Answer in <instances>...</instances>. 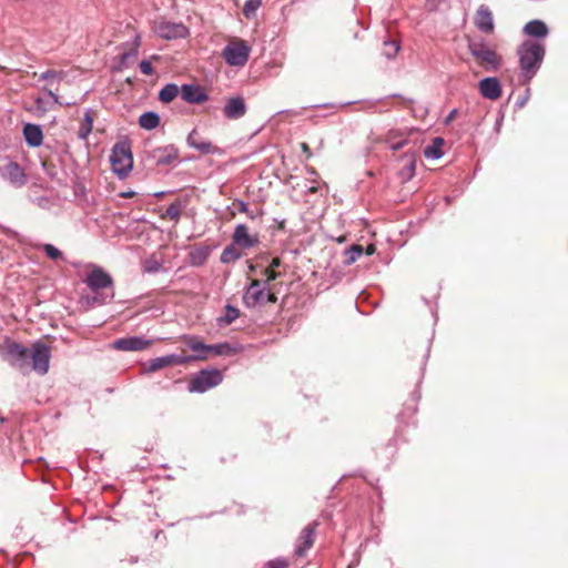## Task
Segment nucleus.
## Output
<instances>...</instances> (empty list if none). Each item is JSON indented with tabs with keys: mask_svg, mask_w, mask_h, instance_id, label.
I'll return each instance as SVG.
<instances>
[{
	"mask_svg": "<svg viewBox=\"0 0 568 568\" xmlns=\"http://www.w3.org/2000/svg\"><path fill=\"white\" fill-rule=\"evenodd\" d=\"M265 296L266 286L260 280H252L243 295V303L246 307L254 308L265 303Z\"/></svg>",
	"mask_w": 568,
	"mask_h": 568,
	"instance_id": "9",
	"label": "nucleus"
},
{
	"mask_svg": "<svg viewBox=\"0 0 568 568\" xmlns=\"http://www.w3.org/2000/svg\"><path fill=\"white\" fill-rule=\"evenodd\" d=\"M112 170L120 178H124L132 170L133 158L130 145L125 142L116 143L110 156Z\"/></svg>",
	"mask_w": 568,
	"mask_h": 568,
	"instance_id": "3",
	"label": "nucleus"
},
{
	"mask_svg": "<svg viewBox=\"0 0 568 568\" xmlns=\"http://www.w3.org/2000/svg\"><path fill=\"white\" fill-rule=\"evenodd\" d=\"M181 205L179 203H172L168 206L163 216L176 222L181 216Z\"/></svg>",
	"mask_w": 568,
	"mask_h": 568,
	"instance_id": "36",
	"label": "nucleus"
},
{
	"mask_svg": "<svg viewBox=\"0 0 568 568\" xmlns=\"http://www.w3.org/2000/svg\"><path fill=\"white\" fill-rule=\"evenodd\" d=\"M241 257H242V253L232 243V245H229L223 250V252L221 254V262L224 264H227L231 262H235Z\"/></svg>",
	"mask_w": 568,
	"mask_h": 568,
	"instance_id": "28",
	"label": "nucleus"
},
{
	"mask_svg": "<svg viewBox=\"0 0 568 568\" xmlns=\"http://www.w3.org/2000/svg\"><path fill=\"white\" fill-rule=\"evenodd\" d=\"M301 149H302V151L306 154V158H307V159H310V158L312 156V152H311L310 146H308V144H307V143L302 142V143H301Z\"/></svg>",
	"mask_w": 568,
	"mask_h": 568,
	"instance_id": "47",
	"label": "nucleus"
},
{
	"mask_svg": "<svg viewBox=\"0 0 568 568\" xmlns=\"http://www.w3.org/2000/svg\"><path fill=\"white\" fill-rule=\"evenodd\" d=\"M261 7V3L256 0H246L243 7V14L246 18H253L257 11V9Z\"/></svg>",
	"mask_w": 568,
	"mask_h": 568,
	"instance_id": "35",
	"label": "nucleus"
},
{
	"mask_svg": "<svg viewBox=\"0 0 568 568\" xmlns=\"http://www.w3.org/2000/svg\"><path fill=\"white\" fill-rule=\"evenodd\" d=\"M181 98L192 104H199L209 99L204 89L196 84H183L181 87Z\"/></svg>",
	"mask_w": 568,
	"mask_h": 568,
	"instance_id": "17",
	"label": "nucleus"
},
{
	"mask_svg": "<svg viewBox=\"0 0 568 568\" xmlns=\"http://www.w3.org/2000/svg\"><path fill=\"white\" fill-rule=\"evenodd\" d=\"M444 145V140L442 138H435L430 145L426 146L424 150V155L427 159H439L443 155L442 146Z\"/></svg>",
	"mask_w": 568,
	"mask_h": 568,
	"instance_id": "26",
	"label": "nucleus"
},
{
	"mask_svg": "<svg viewBox=\"0 0 568 568\" xmlns=\"http://www.w3.org/2000/svg\"><path fill=\"white\" fill-rule=\"evenodd\" d=\"M224 115L229 119H240L246 112V106L242 98L230 99L224 106Z\"/></svg>",
	"mask_w": 568,
	"mask_h": 568,
	"instance_id": "20",
	"label": "nucleus"
},
{
	"mask_svg": "<svg viewBox=\"0 0 568 568\" xmlns=\"http://www.w3.org/2000/svg\"><path fill=\"white\" fill-rule=\"evenodd\" d=\"M171 366L170 365V355L161 356L153 358L149 362V365L146 367L148 372H156L161 368Z\"/></svg>",
	"mask_w": 568,
	"mask_h": 568,
	"instance_id": "31",
	"label": "nucleus"
},
{
	"mask_svg": "<svg viewBox=\"0 0 568 568\" xmlns=\"http://www.w3.org/2000/svg\"><path fill=\"white\" fill-rule=\"evenodd\" d=\"M363 252H364L363 246L358 245V244H354V245L349 246L348 248H346L345 250V255H346L345 264L351 265V264L355 263L362 256Z\"/></svg>",
	"mask_w": 568,
	"mask_h": 568,
	"instance_id": "29",
	"label": "nucleus"
},
{
	"mask_svg": "<svg viewBox=\"0 0 568 568\" xmlns=\"http://www.w3.org/2000/svg\"><path fill=\"white\" fill-rule=\"evenodd\" d=\"M307 171L310 172V174H315V170L313 168H307Z\"/></svg>",
	"mask_w": 568,
	"mask_h": 568,
	"instance_id": "55",
	"label": "nucleus"
},
{
	"mask_svg": "<svg viewBox=\"0 0 568 568\" xmlns=\"http://www.w3.org/2000/svg\"><path fill=\"white\" fill-rule=\"evenodd\" d=\"M152 342L140 336H130L118 338L112 343V347L123 352H138L150 347Z\"/></svg>",
	"mask_w": 568,
	"mask_h": 568,
	"instance_id": "14",
	"label": "nucleus"
},
{
	"mask_svg": "<svg viewBox=\"0 0 568 568\" xmlns=\"http://www.w3.org/2000/svg\"><path fill=\"white\" fill-rule=\"evenodd\" d=\"M475 26L477 29L484 33H491L494 31V18L489 8L485 4H481L475 14Z\"/></svg>",
	"mask_w": 568,
	"mask_h": 568,
	"instance_id": "16",
	"label": "nucleus"
},
{
	"mask_svg": "<svg viewBox=\"0 0 568 568\" xmlns=\"http://www.w3.org/2000/svg\"><path fill=\"white\" fill-rule=\"evenodd\" d=\"M196 359H205L204 355H176L171 354L170 355V365H184L189 362L196 361Z\"/></svg>",
	"mask_w": 568,
	"mask_h": 568,
	"instance_id": "30",
	"label": "nucleus"
},
{
	"mask_svg": "<svg viewBox=\"0 0 568 568\" xmlns=\"http://www.w3.org/2000/svg\"><path fill=\"white\" fill-rule=\"evenodd\" d=\"M261 7V3L256 0H246L243 7V14L246 18H253L257 11V9Z\"/></svg>",
	"mask_w": 568,
	"mask_h": 568,
	"instance_id": "34",
	"label": "nucleus"
},
{
	"mask_svg": "<svg viewBox=\"0 0 568 568\" xmlns=\"http://www.w3.org/2000/svg\"><path fill=\"white\" fill-rule=\"evenodd\" d=\"M64 77L63 71L48 70L40 74V80H61Z\"/></svg>",
	"mask_w": 568,
	"mask_h": 568,
	"instance_id": "39",
	"label": "nucleus"
},
{
	"mask_svg": "<svg viewBox=\"0 0 568 568\" xmlns=\"http://www.w3.org/2000/svg\"><path fill=\"white\" fill-rule=\"evenodd\" d=\"M316 190H317V189H316V186H312V187H310V191H311V192H316Z\"/></svg>",
	"mask_w": 568,
	"mask_h": 568,
	"instance_id": "57",
	"label": "nucleus"
},
{
	"mask_svg": "<svg viewBox=\"0 0 568 568\" xmlns=\"http://www.w3.org/2000/svg\"><path fill=\"white\" fill-rule=\"evenodd\" d=\"M233 205L237 209L239 212L247 214L251 219L255 217L253 212H251L248 210L247 203H245L243 201H240V200H236V201L233 202Z\"/></svg>",
	"mask_w": 568,
	"mask_h": 568,
	"instance_id": "43",
	"label": "nucleus"
},
{
	"mask_svg": "<svg viewBox=\"0 0 568 568\" xmlns=\"http://www.w3.org/2000/svg\"><path fill=\"white\" fill-rule=\"evenodd\" d=\"M128 57H129V53H123V54H122V60L128 59Z\"/></svg>",
	"mask_w": 568,
	"mask_h": 568,
	"instance_id": "56",
	"label": "nucleus"
},
{
	"mask_svg": "<svg viewBox=\"0 0 568 568\" xmlns=\"http://www.w3.org/2000/svg\"><path fill=\"white\" fill-rule=\"evenodd\" d=\"M250 51V47L245 41L235 40L223 49L222 55L229 65L242 67L247 62Z\"/></svg>",
	"mask_w": 568,
	"mask_h": 568,
	"instance_id": "7",
	"label": "nucleus"
},
{
	"mask_svg": "<svg viewBox=\"0 0 568 568\" xmlns=\"http://www.w3.org/2000/svg\"><path fill=\"white\" fill-rule=\"evenodd\" d=\"M264 275L266 277L265 280V283L264 285L265 286H268V284L272 282V281H275L276 278H278L281 276V273L277 272L276 270H273L272 267H266L264 270Z\"/></svg>",
	"mask_w": 568,
	"mask_h": 568,
	"instance_id": "42",
	"label": "nucleus"
},
{
	"mask_svg": "<svg viewBox=\"0 0 568 568\" xmlns=\"http://www.w3.org/2000/svg\"><path fill=\"white\" fill-rule=\"evenodd\" d=\"M240 316V311L231 305L225 307V313L223 316L217 318L220 326H226L232 324Z\"/></svg>",
	"mask_w": 568,
	"mask_h": 568,
	"instance_id": "27",
	"label": "nucleus"
},
{
	"mask_svg": "<svg viewBox=\"0 0 568 568\" xmlns=\"http://www.w3.org/2000/svg\"><path fill=\"white\" fill-rule=\"evenodd\" d=\"M524 32L531 37L544 38L548 34V28L545 22L540 20H532L526 23Z\"/></svg>",
	"mask_w": 568,
	"mask_h": 568,
	"instance_id": "22",
	"label": "nucleus"
},
{
	"mask_svg": "<svg viewBox=\"0 0 568 568\" xmlns=\"http://www.w3.org/2000/svg\"><path fill=\"white\" fill-rule=\"evenodd\" d=\"M23 136L29 146L37 148L43 142V132L40 125L27 123L23 126Z\"/></svg>",
	"mask_w": 568,
	"mask_h": 568,
	"instance_id": "19",
	"label": "nucleus"
},
{
	"mask_svg": "<svg viewBox=\"0 0 568 568\" xmlns=\"http://www.w3.org/2000/svg\"><path fill=\"white\" fill-rule=\"evenodd\" d=\"M281 264H282L281 258L280 257H274V258H272L268 267H272L273 270H275L276 267L281 266Z\"/></svg>",
	"mask_w": 568,
	"mask_h": 568,
	"instance_id": "48",
	"label": "nucleus"
},
{
	"mask_svg": "<svg viewBox=\"0 0 568 568\" xmlns=\"http://www.w3.org/2000/svg\"><path fill=\"white\" fill-rule=\"evenodd\" d=\"M133 195H134V192H132V191L131 192H124V193L121 194V196L124 197V199L132 197Z\"/></svg>",
	"mask_w": 568,
	"mask_h": 568,
	"instance_id": "54",
	"label": "nucleus"
},
{
	"mask_svg": "<svg viewBox=\"0 0 568 568\" xmlns=\"http://www.w3.org/2000/svg\"><path fill=\"white\" fill-rule=\"evenodd\" d=\"M179 94H181V88H179L175 83H168L161 89L159 93V100L163 103H170Z\"/></svg>",
	"mask_w": 568,
	"mask_h": 568,
	"instance_id": "24",
	"label": "nucleus"
},
{
	"mask_svg": "<svg viewBox=\"0 0 568 568\" xmlns=\"http://www.w3.org/2000/svg\"><path fill=\"white\" fill-rule=\"evenodd\" d=\"M139 68H140V71H141L143 74H145V75H152V74L154 73V69H153V67H152L151 62H150V61H148V60H142V61L140 62Z\"/></svg>",
	"mask_w": 568,
	"mask_h": 568,
	"instance_id": "44",
	"label": "nucleus"
},
{
	"mask_svg": "<svg viewBox=\"0 0 568 568\" xmlns=\"http://www.w3.org/2000/svg\"><path fill=\"white\" fill-rule=\"evenodd\" d=\"M152 30L164 40L184 39L189 36V29L181 22L159 19L153 22Z\"/></svg>",
	"mask_w": 568,
	"mask_h": 568,
	"instance_id": "6",
	"label": "nucleus"
},
{
	"mask_svg": "<svg viewBox=\"0 0 568 568\" xmlns=\"http://www.w3.org/2000/svg\"><path fill=\"white\" fill-rule=\"evenodd\" d=\"M49 97L54 101V102H59V98L57 95V93H54L53 91L51 90H47Z\"/></svg>",
	"mask_w": 568,
	"mask_h": 568,
	"instance_id": "51",
	"label": "nucleus"
},
{
	"mask_svg": "<svg viewBox=\"0 0 568 568\" xmlns=\"http://www.w3.org/2000/svg\"><path fill=\"white\" fill-rule=\"evenodd\" d=\"M457 114V110H453L450 111V113L448 114V116L446 118V123L450 122L453 119H455Z\"/></svg>",
	"mask_w": 568,
	"mask_h": 568,
	"instance_id": "49",
	"label": "nucleus"
},
{
	"mask_svg": "<svg viewBox=\"0 0 568 568\" xmlns=\"http://www.w3.org/2000/svg\"><path fill=\"white\" fill-rule=\"evenodd\" d=\"M414 171H415V161L409 160L408 165H407V176L412 178V175L414 174Z\"/></svg>",
	"mask_w": 568,
	"mask_h": 568,
	"instance_id": "46",
	"label": "nucleus"
},
{
	"mask_svg": "<svg viewBox=\"0 0 568 568\" xmlns=\"http://www.w3.org/2000/svg\"><path fill=\"white\" fill-rule=\"evenodd\" d=\"M30 371H34L39 375H45L49 371L51 358V349L42 342H36L29 349Z\"/></svg>",
	"mask_w": 568,
	"mask_h": 568,
	"instance_id": "5",
	"label": "nucleus"
},
{
	"mask_svg": "<svg viewBox=\"0 0 568 568\" xmlns=\"http://www.w3.org/2000/svg\"><path fill=\"white\" fill-rule=\"evenodd\" d=\"M404 144H405V141H400V142H397V143L392 144V146H390V148H392L393 150H398V149L403 148V146H404Z\"/></svg>",
	"mask_w": 568,
	"mask_h": 568,
	"instance_id": "52",
	"label": "nucleus"
},
{
	"mask_svg": "<svg viewBox=\"0 0 568 568\" xmlns=\"http://www.w3.org/2000/svg\"><path fill=\"white\" fill-rule=\"evenodd\" d=\"M384 47H385L384 54L388 59L394 58L399 50V44L396 41H386L384 43Z\"/></svg>",
	"mask_w": 568,
	"mask_h": 568,
	"instance_id": "38",
	"label": "nucleus"
},
{
	"mask_svg": "<svg viewBox=\"0 0 568 568\" xmlns=\"http://www.w3.org/2000/svg\"><path fill=\"white\" fill-rule=\"evenodd\" d=\"M366 254L367 255H372L375 253V245L374 244H369L367 247H366Z\"/></svg>",
	"mask_w": 568,
	"mask_h": 568,
	"instance_id": "50",
	"label": "nucleus"
},
{
	"mask_svg": "<svg viewBox=\"0 0 568 568\" xmlns=\"http://www.w3.org/2000/svg\"><path fill=\"white\" fill-rule=\"evenodd\" d=\"M263 568H288V562L284 558H276L265 562Z\"/></svg>",
	"mask_w": 568,
	"mask_h": 568,
	"instance_id": "41",
	"label": "nucleus"
},
{
	"mask_svg": "<svg viewBox=\"0 0 568 568\" xmlns=\"http://www.w3.org/2000/svg\"><path fill=\"white\" fill-rule=\"evenodd\" d=\"M478 89L480 94L488 100H497L501 95V85L497 78H485L479 81Z\"/></svg>",
	"mask_w": 568,
	"mask_h": 568,
	"instance_id": "18",
	"label": "nucleus"
},
{
	"mask_svg": "<svg viewBox=\"0 0 568 568\" xmlns=\"http://www.w3.org/2000/svg\"><path fill=\"white\" fill-rule=\"evenodd\" d=\"M187 345L193 352L197 353L196 355H204L206 357V353H209L210 348L209 345L196 341L195 338H189Z\"/></svg>",
	"mask_w": 568,
	"mask_h": 568,
	"instance_id": "33",
	"label": "nucleus"
},
{
	"mask_svg": "<svg viewBox=\"0 0 568 568\" xmlns=\"http://www.w3.org/2000/svg\"><path fill=\"white\" fill-rule=\"evenodd\" d=\"M186 143L190 148L199 151L201 154L221 153V149L213 145L211 141L202 136L196 129L189 133Z\"/></svg>",
	"mask_w": 568,
	"mask_h": 568,
	"instance_id": "13",
	"label": "nucleus"
},
{
	"mask_svg": "<svg viewBox=\"0 0 568 568\" xmlns=\"http://www.w3.org/2000/svg\"><path fill=\"white\" fill-rule=\"evenodd\" d=\"M42 248L49 258H51V260L62 258V252L59 248H57L54 245L43 244Z\"/></svg>",
	"mask_w": 568,
	"mask_h": 568,
	"instance_id": "37",
	"label": "nucleus"
},
{
	"mask_svg": "<svg viewBox=\"0 0 568 568\" xmlns=\"http://www.w3.org/2000/svg\"><path fill=\"white\" fill-rule=\"evenodd\" d=\"M212 253L210 245L194 246L189 253V262L192 266L203 265Z\"/></svg>",
	"mask_w": 568,
	"mask_h": 568,
	"instance_id": "21",
	"label": "nucleus"
},
{
	"mask_svg": "<svg viewBox=\"0 0 568 568\" xmlns=\"http://www.w3.org/2000/svg\"><path fill=\"white\" fill-rule=\"evenodd\" d=\"M84 283L94 292L111 287L113 284L112 277L104 272L100 266L92 265L91 271L87 275Z\"/></svg>",
	"mask_w": 568,
	"mask_h": 568,
	"instance_id": "10",
	"label": "nucleus"
},
{
	"mask_svg": "<svg viewBox=\"0 0 568 568\" xmlns=\"http://www.w3.org/2000/svg\"><path fill=\"white\" fill-rule=\"evenodd\" d=\"M223 377L220 371H201L191 382L189 389L195 393H204L210 388L217 386Z\"/></svg>",
	"mask_w": 568,
	"mask_h": 568,
	"instance_id": "8",
	"label": "nucleus"
},
{
	"mask_svg": "<svg viewBox=\"0 0 568 568\" xmlns=\"http://www.w3.org/2000/svg\"><path fill=\"white\" fill-rule=\"evenodd\" d=\"M468 49L471 55L486 70L494 71L499 68L501 58L484 42H470Z\"/></svg>",
	"mask_w": 568,
	"mask_h": 568,
	"instance_id": "4",
	"label": "nucleus"
},
{
	"mask_svg": "<svg viewBox=\"0 0 568 568\" xmlns=\"http://www.w3.org/2000/svg\"><path fill=\"white\" fill-rule=\"evenodd\" d=\"M276 301H277L276 295L274 293L270 292V290L266 287L265 302L275 303Z\"/></svg>",
	"mask_w": 568,
	"mask_h": 568,
	"instance_id": "45",
	"label": "nucleus"
},
{
	"mask_svg": "<svg viewBox=\"0 0 568 568\" xmlns=\"http://www.w3.org/2000/svg\"><path fill=\"white\" fill-rule=\"evenodd\" d=\"M93 112L91 110H87L83 116V120L78 130V136L81 140H87L93 129Z\"/></svg>",
	"mask_w": 568,
	"mask_h": 568,
	"instance_id": "23",
	"label": "nucleus"
},
{
	"mask_svg": "<svg viewBox=\"0 0 568 568\" xmlns=\"http://www.w3.org/2000/svg\"><path fill=\"white\" fill-rule=\"evenodd\" d=\"M317 523L313 521L310 525H307L303 530L301 531L296 544H295V555L297 557H303L306 555V552L313 547L315 541V531H316Z\"/></svg>",
	"mask_w": 568,
	"mask_h": 568,
	"instance_id": "11",
	"label": "nucleus"
},
{
	"mask_svg": "<svg viewBox=\"0 0 568 568\" xmlns=\"http://www.w3.org/2000/svg\"><path fill=\"white\" fill-rule=\"evenodd\" d=\"M519 64L521 75L525 80L529 81L539 70L545 55V48L542 44L534 41H525L518 48Z\"/></svg>",
	"mask_w": 568,
	"mask_h": 568,
	"instance_id": "1",
	"label": "nucleus"
},
{
	"mask_svg": "<svg viewBox=\"0 0 568 568\" xmlns=\"http://www.w3.org/2000/svg\"><path fill=\"white\" fill-rule=\"evenodd\" d=\"M0 175L14 187H22L27 183V174L17 162H9L2 166Z\"/></svg>",
	"mask_w": 568,
	"mask_h": 568,
	"instance_id": "12",
	"label": "nucleus"
},
{
	"mask_svg": "<svg viewBox=\"0 0 568 568\" xmlns=\"http://www.w3.org/2000/svg\"><path fill=\"white\" fill-rule=\"evenodd\" d=\"M233 244L241 248L247 250L256 246L260 242L257 234H251L244 224L235 226L232 235Z\"/></svg>",
	"mask_w": 568,
	"mask_h": 568,
	"instance_id": "15",
	"label": "nucleus"
},
{
	"mask_svg": "<svg viewBox=\"0 0 568 568\" xmlns=\"http://www.w3.org/2000/svg\"><path fill=\"white\" fill-rule=\"evenodd\" d=\"M29 349L14 341L7 339L1 345L0 353L3 359L11 366L19 369L22 374H28L30 372Z\"/></svg>",
	"mask_w": 568,
	"mask_h": 568,
	"instance_id": "2",
	"label": "nucleus"
},
{
	"mask_svg": "<svg viewBox=\"0 0 568 568\" xmlns=\"http://www.w3.org/2000/svg\"><path fill=\"white\" fill-rule=\"evenodd\" d=\"M142 266L145 273H156L162 268V263L155 256H150L143 261Z\"/></svg>",
	"mask_w": 568,
	"mask_h": 568,
	"instance_id": "32",
	"label": "nucleus"
},
{
	"mask_svg": "<svg viewBox=\"0 0 568 568\" xmlns=\"http://www.w3.org/2000/svg\"><path fill=\"white\" fill-rule=\"evenodd\" d=\"M176 158V154L174 153L173 155H169L166 159L164 160H160L159 162L160 163H170L172 159H175Z\"/></svg>",
	"mask_w": 568,
	"mask_h": 568,
	"instance_id": "53",
	"label": "nucleus"
},
{
	"mask_svg": "<svg viewBox=\"0 0 568 568\" xmlns=\"http://www.w3.org/2000/svg\"><path fill=\"white\" fill-rule=\"evenodd\" d=\"M139 124L141 128L145 130H153L160 124V116L155 112H145L140 115Z\"/></svg>",
	"mask_w": 568,
	"mask_h": 568,
	"instance_id": "25",
	"label": "nucleus"
},
{
	"mask_svg": "<svg viewBox=\"0 0 568 568\" xmlns=\"http://www.w3.org/2000/svg\"><path fill=\"white\" fill-rule=\"evenodd\" d=\"M209 347H211V348H209V353L212 352L215 355L229 354V352L231 351V346L227 343H222V344H217V345H209Z\"/></svg>",
	"mask_w": 568,
	"mask_h": 568,
	"instance_id": "40",
	"label": "nucleus"
}]
</instances>
